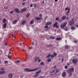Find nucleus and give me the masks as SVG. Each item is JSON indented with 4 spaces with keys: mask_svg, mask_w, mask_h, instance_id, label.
I'll return each mask as SVG.
<instances>
[{
    "mask_svg": "<svg viewBox=\"0 0 78 78\" xmlns=\"http://www.w3.org/2000/svg\"><path fill=\"white\" fill-rule=\"evenodd\" d=\"M74 70V68L73 67H72L69 70H68V71L69 73H70L69 74V76L72 75V73L73 72Z\"/></svg>",
    "mask_w": 78,
    "mask_h": 78,
    "instance_id": "1",
    "label": "nucleus"
},
{
    "mask_svg": "<svg viewBox=\"0 0 78 78\" xmlns=\"http://www.w3.org/2000/svg\"><path fill=\"white\" fill-rule=\"evenodd\" d=\"M37 70V68H35L33 70H30L28 68L25 69V71H27V72H33L34 71H36V70Z\"/></svg>",
    "mask_w": 78,
    "mask_h": 78,
    "instance_id": "2",
    "label": "nucleus"
},
{
    "mask_svg": "<svg viewBox=\"0 0 78 78\" xmlns=\"http://www.w3.org/2000/svg\"><path fill=\"white\" fill-rule=\"evenodd\" d=\"M41 70H40L38 71L36 73V75L34 76V78H36V77L38 76L39 75L38 74H39V73H41Z\"/></svg>",
    "mask_w": 78,
    "mask_h": 78,
    "instance_id": "3",
    "label": "nucleus"
},
{
    "mask_svg": "<svg viewBox=\"0 0 78 78\" xmlns=\"http://www.w3.org/2000/svg\"><path fill=\"white\" fill-rule=\"evenodd\" d=\"M69 24L70 25H73L74 24V20L72 19L69 22Z\"/></svg>",
    "mask_w": 78,
    "mask_h": 78,
    "instance_id": "4",
    "label": "nucleus"
},
{
    "mask_svg": "<svg viewBox=\"0 0 78 78\" xmlns=\"http://www.w3.org/2000/svg\"><path fill=\"white\" fill-rule=\"evenodd\" d=\"M66 25H67V23L65 22L63 23V24H62L60 26L61 27L62 29H63V28H64V27L65 26H66Z\"/></svg>",
    "mask_w": 78,
    "mask_h": 78,
    "instance_id": "5",
    "label": "nucleus"
},
{
    "mask_svg": "<svg viewBox=\"0 0 78 78\" xmlns=\"http://www.w3.org/2000/svg\"><path fill=\"white\" fill-rule=\"evenodd\" d=\"M58 24V23L56 22L55 24L53 25V27H56V28H58L59 26L58 25H57Z\"/></svg>",
    "mask_w": 78,
    "mask_h": 78,
    "instance_id": "6",
    "label": "nucleus"
},
{
    "mask_svg": "<svg viewBox=\"0 0 78 78\" xmlns=\"http://www.w3.org/2000/svg\"><path fill=\"white\" fill-rule=\"evenodd\" d=\"M72 61L73 64H76L77 61H78V60H77V59H74Z\"/></svg>",
    "mask_w": 78,
    "mask_h": 78,
    "instance_id": "7",
    "label": "nucleus"
},
{
    "mask_svg": "<svg viewBox=\"0 0 78 78\" xmlns=\"http://www.w3.org/2000/svg\"><path fill=\"white\" fill-rule=\"evenodd\" d=\"M36 20H41L42 19V18H41V17H36L35 18Z\"/></svg>",
    "mask_w": 78,
    "mask_h": 78,
    "instance_id": "8",
    "label": "nucleus"
},
{
    "mask_svg": "<svg viewBox=\"0 0 78 78\" xmlns=\"http://www.w3.org/2000/svg\"><path fill=\"white\" fill-rule=\"evenodd\" d=\"M5 73V70L1 71H0V75H2Z\"/></svg>",
    "mask_w": 78,
    "mask_h": 78,
    "instance_id": "9",
    "label": "nucleus"
},
{
    "mask_svg": "<svg viewBox=\"0 0 78 78\" xmlns=\"http://www.w3.org/2000/svg\"><path fill=\"white\" fill-rule=\"evenodd\" d=\"M27 10V9L24 8L22 10L20 11V12H25Z\"/></svg>",
    "mask_w": 78,
    "mask_h": 78,
    "instance_id": "10",
    "label": "nucleus"
},
{
    "mask_svg": "<svg viewBox=\"0 0 78 78\" xmlns=\"http://www.w3.org/2000/svg\"><path fill=\"white\" fill-rule=\"evenodd\" d=\"M15 12H17V13H19V12H20V11H19V10L18 9H15Z\"/></svg>",
    "mask_w": 78,
    "mask_h": 78,
    "instance_id": "11",
    "label": "nucleus"
},
{
    "mask_svg": "<svg viewBox=\"0 0 78 78\" xmlns=\"http://www.w3.org/2000/svg\"><path fill=\"white\" fill-rule=\"evenodd\" d=\"M62 75L63 77H65V76H66V72H63L62 73Z\"/></svg>",
    "mask_w": 78,
    "mask_h": 78,
    "instance_id": "12",
    "label": "nucleus"
},
{
    "mask_svg": "<svg viewBox=\"0 0 78 78\" xmlns=\"http://www.w3.org/2000/svg\"><path fill=\"white\" fill-rule=\"evenodd\" d=\"M3 27L4 28H6V23H5L3 25Z\"/></svg>",
    "mask_w": 78,
    "mask_h": 78,
    "instance_id": "13",
    "label": "nucleus"
},
{
    "mask_svg": "<svg viewBox=\"0 0 78 78\" xmlns=\"http://www.w3.org/2000/svg\"><path fill=\"white\" fill-rule=\"evenodd\" d=\"M34 21L33 20H31L30 21V25H32L33 23H34Z\"/></svg>",
    "mask_w": 78,
    "mask_h": 78,
    "instance_id": "14",
    "label": "nucleus"
},
{
    "mask_svg": "<svg viewBox=\"0 0 78 78\" xmlns=\"http://www.w3.org/2000/svg\"><path fill=\"white\" fill-rule=\"evenodd\" d=\"M17 19L15 20L14 21L12 22L13 24H15V23H16L17 22Z\"/></svg>",
    "mask_w": 78,
    "mask_h": 78,
    "instance_id": "15",
    "label": "nucleus"
},
{
    "mask_svg": "<svg viewBox=\"0 0 78 78\" xmlns=\"http://www.w3.org/2000/svg\"><path fill=\"white\" fill-rule=\"evenodd\" d=\"M3 23H6V20L5 19H4L2 20Z\"/></svg>",
    "mask_w": 78,
    "mask_h": 78,
    "instance_id": "16",
    "label": "nucleus"
},
{
    "mask_svg": "<svg viewBox=\"0 0 78 78\" xmlns=\"http://www.w3.org/2000/svg\"><path fill=\"white\" fill-rule=\"evenodd\" d=\"M51 24V22H48L46 23V25H50Z\"/></svg>",
    "mask_w": 78,
    "mask_h": 78,
    "instance_id": "17",
    "label": "nucleus"
},
{
    "mask_svg": "<svg viewBox=\"0 0 78 78\" xmlns=\"http://www.w3.org/2000/svg\"><path fill=\"white\" fill-rule=\"evenodd\" d=\"M66 16H63L62 18L61 19L62 20H65L66 19Z\"/></svg>",
    "mask_w": 78,
    "mask_h": 78,
    "instance_id": "18",
    "label": "nucleus"
},
{
    "mask_svg": "<svg viewBox=\"0 0 78 78\" xmlns=\"http://www.w3.org/2000/svg\"><path fill=\"white\" fill-rule=\"evenodd\" d=\"M54 72L55 73H56L57 72H59V69H55L54 71Z\"/></svg>",
    "mask_w": 78,
    "mask_h": 78,
    "instance_id": "19",
    "label": "nucleus"
},
{
    "mask_svg": "<svg viewBox=\"0 0 78 78\" xmlns=\"http://www.w3.org/2000/svg\"><path fill=\"white\" fill-rule=\"evenodd\" d=\"M65 10H66V11L68 10V11L69 10V11H70V9L69 8V7H66L65 8Z\"/></svg>",
    "mask_w": 78,
    "mask_h": 78,
    "instance_id": "20",
    "label": "nucleus"
},
{
    "mask_svg": "<svg viewBox=\"0 0 78 78\" xmlns=\"http://www.w3.org/2000/svg\"><path fill=\"white\" fill-rule=\"evenodd\" d=\"M55 71H52L51 73V75H55Z\"/></svg>",
    "mask_w": 78,
    "mask_h": 78,
    "instance_id": "21",
    "label": "nucleus"
},
{
    "mask_svg": "<svg viewBox=\"0 0 78 78\" xmlns=\"http://www.w3.org/2000/svg\"><path fill=\"white\" fill-rule=\"evenodd\" d=\"M55 39L57 41H58V40H61L62 39V38H61L57 37Z\"/></svg>",
    "mask_w": 78,
    "mask_h": 78,
    "instance_id": "22",
    "label": "nucleus"
},
{
    "mask_svg": "<svg viewBox=\"0 0 78 78\" xmlns=\"http://www.w3.org/2000/svg\"><path fill=\"white\" fill-rule=\"evenodd\" d=\"M38 59V57H35V62H37V60Z\"/></svg>",
    "mask_w": 78,
    "mask_h": 78,
    "instance_id": "23",
    "label": "nucleus"
},
{
    "mask_svg": "<svg viewBox=\"0 0 78 78\" xmlns=\"http://www.w3.org/2000/svg\"><path fill=\"white\" fill-rule=\"evenodd\" d=\"M40 66H44V62H41V64H40Z\"/></svg>",
    "mask_w": 78,
    "mask_h": 78,
    "instance_id": "24",
    "label": "nucleus"
},
{
    "mask_svg": "<svg viewBox=\"0 0 78 78\" xmlns=\"http://www.w3.org/2000/svg\"><path fill=\"white\" fill-rule=\"evenodd\" d=\"M30 16V14L28 13L26 16V18H28V17H29V16Z\"/></svg>",
    "mask_w": 78,
    "mask_h": 78,
    "instance_id": "25",
    "label": "nucleus"
},
{
    "mask_svg": "<svg viewBox=\"0 0 78 78\" xmlns=\"http://www.w3.org/2000/svg\"><path fill=\"white\" fill-rule=\"evenodd\" d=\"M26 23V21L25 20H24L23 21V22H22V24H25V23Z\"/></svg>",
    "mask_w": 78,
    "mask_h": 78,
    "instance_id": "26",
    "label": "nucleus"
},
{
    "mask_svg": "<svg viewBox=\"0 0 78 78\" xmlns=\"http://www.w3.org/2000/svg\"><path fill=\"white\" fill-rule=\"evenodd\" d=\"M20 61L19 60H17L15 61L16 63H20Z\"/></svg>",
    "mask_w": 78,
    "mask_h": 78,
    "instance_id": "27",
    "label": "nucleus"
},
{
    "mask_svg": "<svg viewBox=\"0 0 78 78\" xmlns=\"http://www.w3.org/2000/svg\"><path fill=\"white\" fill-rule=\"evenodd\" d=\"M64 30H65V31H67V27H66L64 29Z\"/></svg>",
    "mask_w": 78,
    "mask_h": 78,
    "instance_id": "28",
    "label": "nucleus"
},
{
    "mask_svg": "<svg viewBox=\"0 0 78 78\" xmlns=\"http://www.w3.org/2000/svg\"><path fill=\"white\" fill-rule=\"evenodd\" d=\"M34 8H36V6H37V5L36 3L34 4Z\"/></svg>",
    "mask_w": 78,
    "mask_h": 78,
    "instance_id": "29",
    "label": "nucleus"
},
{
    "mask_svg": "<svg viewBox=\"0 0 78 78\" xmlns=\"http://www.w3.org/2000/svg\"><path fill=\"white\" fill-rule=\"evenodd\" d=\"M50 38L51 39H54L55 38L54 37L51 36L50 37Z\"/></svg>",
    "mask_w": 78,
    "mask_h": 78,
    "instance_id": "30",
    "label": "nucleus"
},
{
    "mask_svg": "<svg viewBox=\"0 0 78 78\" xmlns=\"http://www.w3.org/2000/svg\"><path fill=\"white\" fill-rule=\"evenodd\" d=\"M70 12V11H69V10L68 11H67V12H66V14L67 16H68L69 15V13Z\"/></svg>",
    "mask_w": 78,
    "mask_h": 78,
    "instance_id": "31",
    "label": "nucleus"
},
{
    "mask_svg": "<svg viewBox=\"0 0 78 78\" xmlns=\"http://www.w3.org/2000/svg\"><path fill=\"white\" fill-rule=\"evenodd\" d=\"M75 27H71V29L73 30H75Z\"/></svg>",
    "mask_w": 78,
    "mask_h": 78,
    "instance_id": "32",
    "label": "nucleus"
},
{
    "mask_svg": "<svg viewBox=\"0 0 78 78\" xmlns=\"http://www.w3.org/2000/svg\"><path fill=\"white\" fill-rule=\"evenodd\" d=\"M51 61V59L50 58H48V60H47V61L48 62H50V61Z\"/></svg>",
    "mask_w": 78,
    "mask_h": 78,
    "instance_id": "33",
    "label": "nucleus"
},
{
    "mask_svg": "<svg viewBox=\"0 0 78 78\" xmlns=\"http://www.w3.org/2000/svg\"><path fill=\"white\" fill-rule=\"evenodd\" d=\"M52 44H49V45H48V47H50L52 46Z\"/></svg>",
    "mask_w": 78,
    "mask_h": 78,
    "instance_id": "34",
    "label": "nucleus"
},
{
    "mask_svg": "<svg viewBox=\"0 0 78 78\" xmlns=\"http://www.w3.org/2000/svg\"><path fill=\"white\" fill-rule=\"evenodd\" d=\"M51 56V55L50 54H49L47 56V58H49Z\"/></svg>",
    "mask_w": 78,
    "mask_h": 78,
    "instance_id": "35",
    "label": "nucleus"
},
{
    "mask_svg": "<svg viewBox=\"0 0 78 78\" xmlns=\"http://www.w3.org/2000/svg\"><path fill=\"white\" fill-rule=\"evenodd\" d=\"M51 58H54V55H51Z\"/></svg>",
    "mask_w": 78,
    "mask_h": 78,
    "instance_id": "36",
    "label": "nucleus"
},
{
    "mask_svg": "<svg viewBox=\"0 0 78 78\" xmlns=\"http://www.w3.org/2000/svg\"><path fill=\"white\" fill-rule=\"evenodd\" d=\"M5 64H8V61H5Z\"/></svg>",
    "mask_w": 78,
    "mask_h": 78,
    "instance_id": "37",
    "label": "nucleus"
},
{
    "mask_svg": "<svg viewBox=\"0 0 78 78\" xmlns=\"http://www.w3.org/2000/svg\"><path fill=\"white\" fill-rule=\"evenodd\" d=\"M10 78H12V74L11 73H10Z\"/></svg>",
    "mask_w": 78,
    "mask_h": 78,
    "instance_id": "38",
    "label": "nucleus"
},
{
    "mask_svg": "<svg viewBox=\"0 0 78 78\" xmlns=\"http://www.w3.org/2000/svg\"><path fill=\"white\" fill-rule=\"evenodd\" d=\"M57 55V54H56V53H54V55L55 56H56Z\"/></svg>",
    "mask_w": 78,
    "mask_h": 78,
    "instance_id": "39",
    "label": "nucleus"
},
{
    "mask_svg": "<svg viewBox=\"0 0 78 78\" xmlns=\"http://www.w3.org/2000/svg\"><path fill=\"white\" fill-rule=\"evenodd\" d=\"M69 47V46H66L65 47L66 49H67Z\"/></svg>",
    "mask_w": 78,
    "mask_h": 78,
    "instance_id": "40",
    "label": "nucleus"
},
{
    "mask_svg": "<svg viewBox=\"0 0 78 78\" xmlns=\"http://www.w3.org/2000/svg\"><path fill=\"white\" fill-rule=\"evenodd\" d=\"M0 70H2V71L4 70L5 71V69H4L3 68H1L0 69Z\"/></svg>",
    "mask_w": 78,
    "mask_h": 78,
    "instance_id": "41",
    "label": "nucleus"
},
{
    "mask_svg": "<svg viewBox=\"0 0 78 78\" xmlns=\"http://www.w3.org/2000/svg\"><path fill=\"white\" fill-rule=\"evenodd\" d=\"M65 69H67L68 68V66H65Z\"/></svg>",
    "mask_w": 78,
    "mask_h": 78,
    "instance_id": "42",
    "label": "nucleus"
},
{
    "mask_svg": "<svg viewBox=\"0 0 78 78\" xmlns=\"http://www.w3.org/2000/svg\"><path fill=\"white\" fill-rule=\"evenodd\" d=\"M45 28H48V26L47 25H46V26H45Z\"/></svg>",
    "mask_w": 78,
    "mask_h": 78,
    "instance_id": "43",
    "label": "nucleus"
},
{
    "mask_svg": "<svg viewBox=\"0 0 78 78\" xmlns=\"http://www.w3.org/2000/svg\"><path fill=\"white\" fill-rule=\"evenodd\" d=\"M59 18H56V20H59Z\"/></svg>",
    "mask_w": 78,
    "mask_h": 78,
    "instance_id": "44",
    "label": "nucleus"
},
{
    "mask_svg": "<svg viewBox=\"0 0 78 78\" xmlns=\"http://www.w3.org/2000/svg\"><path fill=\"white\" fill-rule=\"evenodd\" d=\"M33 6V4H32L30 5V7L32 8Z\"/></svg>",
    "mask_w": 78,
    "mask_h": 78,
    "instance_id": "45",
    "label": "nucleus"
},
{
    "mask_svg": "<svg viewBox=\"0 0 78 78\" xmlns=\"http://www.w3.org/2000/svg\"><path fill=\"white\" fill-rule=\"evenodd\" d=\"M12 37H13L15 39L16 38L15 37H14V35H13V34H12Z\"/></svg>",
    "mask_w": 78,
    "mask_h": 78,
    "instance_id": "46",
    "label": "nucleus"
},
{
    "mask_svg": "<svg viewBox=\"0 0 78 78\" xmlns=\"http://www.w3.org/2000/svg\"><path fill=\"white\" fill-rule=\"evenodd\" d=\"M73 42H74V43H77L78 42L77 41H73Z\"/></svg>",
    "mask_w": 78,
    "mask_h": 78,
    "instance_id": "47",
    "label": "nucleus"
},
{
    "mask_svg": "<svg viewBox=\"0 0 78 78\" xmlns=\"http://www.w3.org/2000/svg\"><path fill=\"white\" fill-rule=\"evenodd\" d=\"M23 39H26L25 36H23Z\"/></svg>",
    "mask_w": 78,
    "mask_h": 78,
    "instance_id": "48",
    "label": "nucleus"
},
{
    "mask_svg": "<svg viewBox=\"0 0 78 78\" xmlns=\"http://www.w3.org/2000/svg\"><path fill=\"white\" fill-rule=\"evenodd\" d=\"M39 16H40V17H42V14H40L39 15Z\"/></svg>",
    "mask_w": 78,
    "mask_h": 78,
    "instance_id": "49",
    "label": "nucleus"
},
{
    "mask_svg": "<svg viewBox=\"0 0 78 78\" xmlns=\"http://www.w3.org/2000/svg\"><path fill=\"white\" fill-rule=\"evenodd\" d=\"M22 50H23V51H24V52H25V51H26V50L24 49H22Z\"/></svg>",
    "mask_w": 78,
    "mask_h": 78,
    "instance_id": "50",
    "label": "nucleus"
},
{
    "mask_svg": "<svg viewBox=\"0 0 78 78\" xmlns=\"http://www.w3.org/2000/svg\"><path fill=\"white\" fill-rule=\"evenodd\" d=\"M25 2H23L22 3L23 5H25Z\"/></svg>",
    "mask_w": 78,
    "mask_h": 78,
    "instance_id": "51",
    "label": "nucleus"
},
{
    "mask_svg": "<svg viewBox=\"0 0 78 78\" xmlns=\"http://www.w3.org/2000/svg\"><path fill=\"white\" fill-rule=\"evenodd\" d=\"M23 77V75H21L20 76V78H22Z\"/></svg>",
    "mask_w": 78,
    "mask_h": 78,
    "instance_id": "52",
    "label": "nucleus"
},
{
    "mask_svg": "<svg viewBox=\"0 0 78 78\" xmlns=\"http://www.w3.org/2000/svg\"><path fill=\"white\" fill-rule=\"evenodd\" d=\"M70 64H69V63H67V66H70Z\"/></svg>",
    "mask_w": 78,
    "mask_h": 78,
    "instance_id": "53",
    "label": "nucleus"
},
{
    "mask_svg": "<svg viewBox=\"0 0 78 78\" xmlns=\"http://www.w3.org/2000/svg\"><path fill=\"white\" fill-rule=\"evenodd\" d=\"M8 44L6 43H5V46H6V45H7Z\"/></svg>",
    "mask_w": 78,
    "mask_h": 78,
    "instance_id": "54",
    "label": "nucleus"
},
{
    "mask_svg": "<svg viewBox=\"0 0 78 78\" xmlns=\"http://www.w3.org/2000/svg\"><path fill=\"white\" fill-rule=\"evenodd\" d=\"M12 13H13V11H11L10 12V14H12Z\"/></svg>",
    "mask_w": 78,
    "mask_h": 78,
    "instance_id": "55",
    "label": "nucleus"
},
{
    "mask_svg": "<svg viewBox=\"0 0 78 78\" xmlns=\"http://www.w3.org/2000/svg\"><path fill=\"white\" fill-rule=\"evenodd\" d=\"M61 21H62V20H61V19H60V20H59V22H61Z\"/></svg>",
    "mask_w": 78,
    "mask_h": 78,
    "instance_id": "56",
    "label": "nucleus"
},
{
    "mask_svg": "<svg viewBox=\"0 0 78 78\" xmlns=\"http://www.w3.org/2000/svg\"><path fill=\"white\" fill-rule=\"evenodd\" d=\"M8 58H9V59H10V56H9V55H8Z\"/></svg>",
    "mask_w": 78,
    "mask_h": 78,
    "instance_id": "57",
    "label": "nucleus"
},
{
    "mask_svg": "<svg viewBox=\"0 0 78 78\" xmlns=\"http://www.w3.org/2000/svg\"><path fill=\"white\" fill-rule=\"evenodd\" d=\"M44 77L43 76H41L39 77V78H43Z\"/></svg>",
    "mask_w": 78,
    "mask_h": 78,
    "instance_id": "58",
    "label": "nucleus"
},
{
    "mask_svg": "<svg viewBox=\"0 0 78 78\" xmlns=\"http://www.w3.org/2000/svg\"><path fill=\"white\" fill-rule=\"evenodd\" d=\"M76 27H77V28H78V24L76 26Z\"/></svg>",
    "mask_w": 78,
    "mask_h": 78,
    "instance_id": "59",
    "label": "nucleus"
},
{
    "mask_svg": "<svg viewBox=\"0 0 78 78\" xmlns=\"http://www.w3.org/2000/svg\"><path fill=\"white\" fill-rule=\"evenodd\" d=\"M56 66H55L54 67V69H55V68H56Z\"/></svg>",
    "mask_w": 78,
    "mask_h": 78,
    "instance_id": "60",
    "label": "nucleus"
},
{
    "mask_svg": "<svg viewBox=\"0 0 78 78\" xmlns=\"http://www.w3.org/2000/svg\"><path fill=\"white\" fill-rule=\"evenodd\" d=\"M55 2H58V0H55Z\"/></svg>",
    "mask_w": 78,
    "mask_h": 78,
    "instance_id": "61",
    "label": "nucleus"
},
{
    "mask_svg": "<svg viewBox=\"0 0 78 78\" xmlns=\"http://www.w3.org/2000/svg\"><path fill=\"white\" fill-rule=\"evenodd\" d=\"M32 45H34V42H32Z\"/></svg>",
    "mask_w": 78,
    "mask_h": 78,
    "instance_id": "62",
    "label": "nucleus"
},
{
    "mask_svg": "<svg viewBox=\"0 0 78 78\" xmlns=\"http://www.w3.org/2000/svg\"><path fill=\"white\" fill-rule=\"evenodd\" d=\"M66 19H67V20H68L69 19V18L67 17L66 18Z\"/></svg>",
    "mask_w": 78,
    "mask_h": 78,
    "instance_id": "63",
    "label": "nucleus"
},
{
    "mask_svg": "<svg viewBox=\"0 0 78 78\" xmlns=\"http://www.w3.org/2000/svg\"><path fill=\"white\" fill-rule=\"evenodd\" d=\"M41 61V60H38V62H40Z\"/></svg>",
    "mask_w": 78,
    "mask_h": 78,
    "instance_id": "64",
    "label": "nucleus"
}]
</instances>
